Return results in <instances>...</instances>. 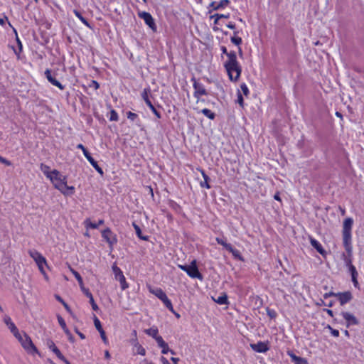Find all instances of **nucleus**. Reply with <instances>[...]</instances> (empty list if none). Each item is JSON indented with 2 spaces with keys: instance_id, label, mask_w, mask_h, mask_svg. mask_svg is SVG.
<instances>
[{
  "instance_id": "aec40b11",
  "label": "nucleus",
  "mask_w": 364,
  "mask_h": 364,
  "mask_svg": "<svg viewBox=\"0 0 364 364\" xmlns=\"http://www.w3.org/2000/svg\"><path fill=\"white\" fill-rule=\"evenodd\" d=\"M310 243L321 255H326V252L316 240L313 237H310Z\"/></svg>"
},
{
  "instance_id": "423d86ee",
  "label": "nucleus",
  "mask_w": 364,
  "mask_h": 364,
  "mask_svg": "<svg viewBox=\"0 0 364 364\" xmlns=\"http://www.w3.org/2000/svg\"><path fill=\"white\" fill-rule=\"evenodd\" d=\"M112 270L114 274L115 279L118 280L121 284L122 289L124 290L128 288V284L126 282V279L122 270L115 264L112 266Z\"/></svg>"
},
{
  "instance_id": "4c0bfd02",
  "label": "nucleus",
  "mask_w": 364,
  "mask_h": 364,
  "mask_svg": "<svg viewBox=\"0 0 364 364\" xmlns=\"http://www.w3.org/2000/svg\"><path fill=\"white\" fill-rule=\"evenodd\" d=\"M343 259L346 267H349L352 264L351 257H347L344 253L342 255Z\"/></svg>"
},
{
  "instance_id": "79ce46f5",
  "label": "nucleus",
  "mask_w": 364,
  "mask_h": 364,
  "mask_svg": "<svg viewBox=\"0 0 364 364\" xmlns=\"http://www.w3.org/2000/svg\"><path fill=\"white\" fill-rule=\"evenodd\" d=\"M109 120L114 121V122L118 121V114L116 112V111H114V109L111 110V112H110Z\"/></svg>"
},
{
  "instance_id": "0eeeda50",
  "label": "nucleus",
  "mask_w": 364,
  "mask_h": 364,
  "mask_svg": "<svg viewBox=\"0 0 364 364\" xmlns=\"http://www.w3.org/2000/svg\"><path fill=\"white\" fill-rule=\"evenodd\" d=\"M149 92H150V90L149 88H145L141 93V97H142L143 100H144L145 103L146 104V105L151 109V110L153 112V113L155 114V116L157 118L160 119L161 118L160 112L156 109V108L154 107V106L153 105V104L149 99L148 94Z\"/></svg>"
},
{
  "instance_id": "09e8293b",
  "label": "nucleus",
  "mask_w": 364,
  "mask_h": 364,
  "mask_svg": "<svg viewBox=\"0 0 364 364\" xmlns=\"http://www.w3.org/2000/svg\"><path fill=\"white\" fill-rule=\"evenodd\" d=\"M240 88H241L243 94L245 96H247L249 94V90H248V87H247V85L245 84H242L240 86Z\"/></svg>"
},
{
  "instance_id": "4468645a",
  "label": "nucleus",
  "mask_w": 364,
  "mask_h": 364,
  "mask_svg": "<svg viewBox=\"0 0 364 364\" xmlns=\"http://www.w3.org/2000/svg\"><path fill=\"white\" fill-rule=\"evenodd\" d=\"M336 297H338L341 305H344L349 302L353 298L352 294L350 291L336 293Z\"/></svg>"
},
{
  "instance_id": "2eb2a0df",
  "label": "nucleus",
  "mask_w": 364,
  "mask_h": 364,
  "mask_svg": "<svg viewBox=\"0 0 364 364\" xmlns=\"http://www.w3.org/2000/svg\"><path fill=\"white\" fill-rule=\"evenodd\" d=\"M343 318L346 321V326L349 327L350 325L358 324V321L352 314L349 312L341 313Z\"/></svg>"
},
{
  "instance_id": "58836bf2",
  "label": "nucleus",
  "mask_w": 364,
  "mask_h": 364,
  "mask_svg": "<svg viewBox=\"0 0 364 364\" xmlns=\"http://www.w3.org/2000/svg\"><path fill=\"white\" fill-rule=\"evenodd\" d=\"M228 251L231 252L235 257L242 259L240 252L237 250L234 249L232 245L231 249H228Z\"/></svg>"
},
{
  "instance_id": "2f4dec72",
  "label": "nucleus",
  "mask_w": 364,
  "mask_h": 364,
  "mask_svg": "<svg viewBox=\"0 0 364 364\" xmlns=\"http://www.w3.org/2000/svg\"><path fill=\"white\" fill-rule=\"evenodd\" d=\"M201 112L205 115L208 118H209L210 119H214L215 117V114L214 112H213L211 110L208 109H203L201 110Z\"/></svg>"
},
{
  "instance_id": "7ed1b4c3",
  "label": "nucleus",
  "mask_w": 364,
  "mask_h": 364,
  "mask_svg": "<svg viewBox=\"0 0 364 364\" xmlns=\"http://www.w3.org/2000/svg\"><path fill=\"white\" fill-rule=\"evenodd\" d=\"M178 267L186 272L188 275L191 278H198L199 279H203L202 274L199 272L198 269L196 266V261H193L190 265H181L179 264Z\"/></svg>"
},
{
  "instance_id": "4be33fe9",
  "label": "nucleus",
  "mask_w": 364,
  "mask_h": 364,
  "mask_svg": "<svg viewBox=\"0 0 364 364\" xmlns=\"http://www.w3.org/2000/svg\"><path fill=\"white\" fill-rule=\"evenodd\" d=\"M150 292L159 298L161 301L167 297L166 293L161 288L151 289Z\"/></svg>"
},
{
  "instance_id": "f8f14e48",
  "label": "nucleus",
  "mask_w": 364,
  "mask_h": 364,
  "mask_svg": "<svg viewBox=\"0 0 364 364\" xmlns=\"http://www.w3.org/2000/svg\"><path fill=\"white\" fill-rule=\"evenodd\" d=\"M28 254L36 262L37 265H40L41 264H47L46 258L39 252L31 250L28 251Z\"/></svg>"
},
{
  "instance_id": "774afa93",
  "label": "nucleus",
  "mask_w": 364,
  "mask_h": 364,
  "mask_svg": "<svg viewBox=\"0 0 364 364\" xmlns=\"http://www.w3.org/2000/svg\"><path fill=\"white\" fill-rule=\"evenodd\" d=\"M161 361L163 362L164 364H170L167 359L165 358L164 357H161Z\"/></svg>"
},
{
  "instance_id": "e433bc0d",
  "label": "nucleus",
  "mask_w": 364,
  "mask_h": 364,
  "mask_svg": "<svg viewBox=\"0 0 364 364\" xmlns=\"http://www.w3.org/2000/svg\"><path fill=\"white\" fill-rule=\"evenodd\" d=\"M162 302L164 303V304L166 306V307L170 310L171 312H173V305H172V303L171 301L168 299V297H166V299L162 301Z\"/></svg>"
},
{
  "instance_id": "0e129e2a",
  "label": "nucleus",
  "mask_w": 364,
  "mask_h": 364,
  "mask_svg": "<svg viewBox=\"0 0 364 364\" xmlns=\"http://www.w3.org/2000/svg\"><path fill=\"white\" fill-rule=\"evenodd\" d=\"M227 27L230 28V29H235V25L232 23H229L228 25H227Z\"/></svg>"
},
{
  "instance_id": "ea45409f",
  "label": "nucleus",
  "mask_w": 364,
  "mask_h": 364,
  "mask_svg": "<svg viewBox=\"0 0 364 364\" xmlns=\"http://www.w3.org/2000/svg\"><path fill=\"white\" fill-rule=\"evenodd\" d=\"M156 341L158 343V346L161 348V347H166V343L164 341L163 338L161 336H158L156 338H155Z\"/></svg>"
},
{
  "instance_id": "e2e57ef3",
  "label": "nucleus",
  "mask_w": 364,
  "mask_h": 364,
  "mask_svg": "<svg viewBox=\"0 0 364 364\" xmlns=\"http://www.w3.org/2000/svg\"><path fill=\"white\" fill-rule=\"evenodd\" d=\"M274 198L277 200H279V201H281V198L279 196V193L277 192V193H275V195L274 196Z\"/></svg>"
},
{
  "instance_id": "13d9d810",
  "label": "nucleus",
  "mask_w": 364,
  "mask_h": 364,
  "mask_svg": "<svg viewBox=\"0 0 364 364\" xmlns=\"http://www.w3.org/2000/svg\"><path fill=\"white\" fill-rule=\"evenodd\" d=\"M329 296H336V293H334V292H329V293H326L324 295H323V297L325 299L329 297Z\"/></svg>"
},
{
  "instance_id": "4d7b16f0",
  "label": "nucleus",
  "mask_w": 364,
  "mask_h": 364,
  "mask_svg": "<svg viewBox=\"0 0 364 364\" xmlns=\"http://www.w3.org/2000/svg\"><path fill=\"white\" fill-rule=\"evenodd\" d=\"M75 331L80 336V338L81 339H85V336L82 333L79 331V330L77 328H75Z\"/></svg>"
},
{
  "instance_id": "1a4fd4ad",
  "label": "nucleus",
  "mask_w": 364,
  "mask_h": 364,
  "mask_svg": "<svg viewBox=\"0 0 364 364\" xmlns=\"http://www.w3.org/2000/svg\"><path fill=\"white\" fill-rule=\"evenodd\" d=\"M4 322L5 323V324L7 326V327L10 329L11 332L14 334V336L17 339L21 338V336L19 333V331H18L17 327L13 323V321H11V318L9 316H7V315L4 316Z\"/></svg>"
},
{
  "instance_id": "a18cd8bd",
  "label": "nucleus",
  "mask_w": 364,
  "mask_h": 364,
  "mask_svg": "<svg viewBox=\"0 0 364 364\" xmlns=\"http://www.w3.org/2000/svg\"><path fill=\"white\" fill-rule=\"evenodd\" d=\"M137 346V353L141 355H144L146 353L145 349L139 343L136 345Z\"/></svg>"
},
{
  "instance_id": "473e14b6",
  "label": "nucleus",
  "mask_w": 364,
  "mask_h": 364,
  "mask_svg": "<svg viewBox=\"0 0 364 364\" xmlns=\"http://www.w3.org/2000/svg\"><path fill=\"white\" fill-rule=\"evenodd\" d=\"M75 15L85 25L87 26V27L90 28V23H88V21H87L86 18H85L81 14L77 11V10H74L73 11Z\"/></svg>"
},
{
  "instance_id": "f03ea898",
  "label": "nucleus",
  "mask_w": 364,
  "mask_h": 364,
  "mask_svg": "<svg viewBox=\"0 0 364 364\" xmlns=\"http://www.w3.org/2000/svg\"><path fill=\"white\" fill-rule=\"evenodd\" d=\"M224 66L230 80L237 81L240 76L242 68L237 60V55L235 51L230 52L228 59L225 61Z\"/></svg>"
},
{
  "instance_id": "9b49d317",
  "label": "nucleus",
  "mask_w": 364,
  "mask_h": 364,
  "mask_svg": "<svg viewBox=\"0 0 364 364\" xmlns=\"http://www.w3.org/2000/svg\"><path fill=\"white\" fill-rule=\"evenodd\" d=\"M18 340L21 343L22 346L26 350L32 349L34 352L38 353L37 348L33 343L31 338L28 335L25 334L23 338L21 336V338Z\"/></svg>"
},
{
  "instance_id": "3c124183",
  "label": "nucleus",
  "mask_w": 364,
  "mask_h": 364,
  "mask_svg": "<svg viewBox=\"0 0 364 364\" xmlns=\"http://www.w3.org/2000/svg\"><path fill=\"white\" fill-rule=\"evenodd\" d=\"M349 272L352 275H358V272L355 269V267L353 265H350V267H348Z\"/></svg>"
},
{
  "instance_id": "37998d69",
  "label": "nucleus",
  "mask_w": 364,
  "mask_h": 364,
  "mask_svg": "<svg viewBox=\"0 0 364 364\" xmlns=\"http://www.w3.org/2000/svg\"><path fill=\"white\" fill-rule=\"evenodd\" d=\"M0 162L7 166H10L12 165L11 161L6 159V158L2 157L1 156H0Z\"/></svg>"
},
{
  "instance_id": "bb28decb",
  "label": "nucleus",
  "mask_w": 364,
  "mask_h": 364,
  "mask_svg": "<svg viewBox=\"0 0 364 364\" xmlns=\"http://www.w3.org/2000/svg\"><path fill=\"white\" fill-rule=\"evenodd\" d=\"M86 225L88 228H90L92 229H96L99 227V225H102L104 223L103 220H100L98 223H92L89 219L86 220L85 221Z\"/></svg>"
},
{
  "instance_id": "cd10ccee",
  "label": "nucleus",
  "mask_w": 364,
  "mask_h": 364,
  "mask_svg": "<svg viewBox=\"0 0 364 364\" xmlns=\"http://www.w3.org/2000/svg\"><path fill=\"white\" fill-rule=\"evenodd\" d=\"M144 332L149 335V336H151L154 339L159 336L158 335V329L156 327H152L148 329H146Z\"/></svg>"
},
{
  "instance_id": "6e6d98bb",
  "label": "nucleus",
  "mask_w": 364,
  "mask_h": 364,
  "mask_svg": "<svg viewBox=\"0 0 364 364\" xmlns=\"http://www.w3.org/2000/svg\"><path fill=\"white\" fill-rule=\"evenodd\" d=\"M214 16H218V18H229L230 14H215L212 16V17H214Z\"/></svg>"
},
{
  "instance_id": "f3484780",
  "label": "nucleus",
  "mask_w": 364,
  "mask_h": 364,
  "mask_svg": "<svg viewBox=\"0 0 364 364\" xmlns=\"http://www.w3.org/2000/svg\"><path fill=\"white\" fill-rule=\"evenodd\" d=\"M250 347L253 350L258 353H265L269 350L267 344L262 341L250 344Z\"/></svg>"
},
{
  "instance_id": "680f3d73",
  "label": "nucleus",
  "mask_w": 364,
  "mask_h": 364,
  "mask_svg": "<svg viewBox=\"0 0 364 364\" xmlns=\"http://www.w3.org/2000/svg\"><path fill=\"white\" fill-rule=\"evenodd\" d=\"M221 50H222V53L223 54H226L227 57L228 58V54L230 53V52L229 53L228 52L227 48L225 46L221 47Z\"/></svg>"
},
{
  "instance_id": "7c9ffc66",
  "label": "nucleus",
  "mask_w": 364,
  "mask_h": 364,
  "mask_svg": "<svg viewBox=\"0 0 364 364\" xmlns=\"http://www.w3.org/2000/svg\"><path fill=\"white\" fill-rule=\"evenodd\" d=\"M57 318L59 325L61 326L65 333H66L67 331H70L66 326L65 321L60 315L57 316Z\"/></svg>"
},
{
  "instance_id": "dca6fc26",
  "label": "nucleus",
  "mask_w": 364,
  "mask_h": 364,
  "mask_svg": "<svg viewBox=\"0 0 364 364\" xmlns=\"http://www.w3.org/2000/svg\"><path fill=\"white\" fill-rule=\"evenodd\" d=\"M45 75H46V78L48 79V80L53 85H55V86L58 87L60 90H63L64 89V86L58 80H57L54 76H53V75L51 73V71L49 69H47L45 71Z\"/></svg>"
},
{
  "instance_id": "de8ad7c7",
  "label": "nucleus",
  "mask_w": 364,
  "mask_h": 364,
  "mask_svg": "<svg viewBox=\"0 0 364 364\" xmlns=\"http://www.w3.org/2000/svg\"><path fill=\"white\" fill-rule=\"evenodd\" d=\"M99 333H100V336H101V338L102 339L103 342L105 344H107L108 341H107V336L105 335V331L104 330L100 331Z\"/></svg>"
},
{
  "instance_id": "9d476101",
  "label": "nucleus",
  "mask_w": 364,
  "mask_h": 364,
  "mask_svg": "<svg viewBox=\"0 0 364 364\" xmlns=\"http://www.w3.org/2000/svg\"><path fill=\"white\" fill-rule=\"evenodd\" d=\"M191 81L193 82V85L195 90L193 95L196 98L199 99L201 95H207L208 93L203 85L198 82L195 77H193Z\"/></svg>"
},
{
  "instance_id": "a19ab883",
  "label": "nucleus",
  "mask_w": 364,
  "mask_h": 364,
  "mask_svg": "<svg viewBox=\"0 0 364 364\" xmlns=\"http://www.w3.org/2000/svg\"><path fill=\"white\" fill-rule=\"evenodd\" d=\"M94 324L98 331L103 330L100 320L95 316L94 317Z\"/></svg>"
},
{
  "instance_id": "ddd939ff",
  "label": "nucleus",
  "mask_w": 364,
  "mask_h": 364,
  "mask_svg": "<svg viewBox=\"0 0 364 364\" xmlns=\"http://www.w3.org/2000/svg\"><path fill=\"white\" fill-rule=\"evenodd\" d=\"M102 237L109 243L110 246L117 242V238L114 235L109 228H107L102 232Z\"/></svg>"
},
{
  "instance_id": "72a5a7b5",
  "label": "nucleus",
  "mask_w": 364,
  "mask_h": 364,
  "mask_svg": "<svg viewBox=\"0 0 364 364\" xmlns=\"http://www.w3.org/2000/svg\"><path fill=\"white\" fill-rule=\"evenodd\" d=\"M237 33L238 31L234 32V36L231 38V42L236 46H240L242 43V38L237 36Z\"/></svg>"
},
{
  "instance_id": "8fccbe9b",
  "label": "nucleus",
  "mask_w": 364,
  "mask_h": 364,
  "mask_svg": "<svg viewBox=\"0 0 364 364\" xmlns=\"http://www.w3.org/2000/svg\"><path fill=\"white\" fill-rule=\"evenodd\" d=\"M357 277L358 275H352L351 277H352V282L353 283V285L355 288H358L359 289V283L358 282V279H357Z\"/></svg>"
},
{
  "instance_id": "b1692460",
  "label": "nucleus",
  "mask_w": 364,
  "mask_h": 364,
  "mask_svg": "<svg viewBox=\"0 0 364 364\" xmlns=\"http://www.w3.org/2000/svg\"><path fill=\"white\" fill-rule=\"evenodd\" d=\"M229 3V0H221L219 3L213 1L210 3V6L212 7L214 10H218L221 8L225 7Z\"/></svg>"
},
{
  "instance_id": "864d4df0",
  "label": "nucleus",
  "mask_w": 364,
  "mask_h": 364,
  "mask_svg": "<svg viewBox=\"0 0 364 364\" xmlns=\"http://www.w3.org/2000/svg\"><path fill=\"white\" fill-rule=\"evenodd\" d=\"M237 102L239 103V105L241 107H243L244 101H243V97L240 92H238V95H237Z\"/></svg>"
},
{
  "instance_id": "c85d7f7f",
  "label": "nucleus",
  "mask_w": 364,
  "mask_h": 364,
  "mask_svg": "<svg viewBox=\"0 0 364 364\" xmlns=\"http://www.w3.org/2000/svg\"><path fill=\"white\" fill-rule=\"evenodd\" d=\"M86 296H87L90 299V303L92 306V308L94 311H97L98 310V306L97 305V304L95 303V300H94V298H93V296L92 294H91L90 291H86Z\"/></svg>"
},
{
  "instance_id": "20e7f679",
  "label": "nucleus",
  "mask_w": 364,
  "mask_h": 364,
  "mask_svg": "<svg viewBox=\"0 0 364 364\" xmlns=\"http://www.w3.org/2000/svg\"><path fill=\"white\" fill-rule=\"evenodd\" d=\"M77 149H80L82 151L84 156L87 159V161L91 164V165L95 168V169L102 176L104 172L101 167H100L97 164V162L91 156L89 151L86 149V148L82 144H79L77 146Z\"/></svg>"
},
{
  "instance_id": "6ab92c4d",
  "label": "nucleus",
  "mask_w": 364,
  "mask_h": 364,
  "mask_svg": "<svg viewBox=\"0 0 364 364\" xmlns=\"http://www.w3.org/2000/svg\"><path fill=\"white\" fill-rule=\"evenodd\" d=\"M70 271L72 272L73 274L75 276V279L77 280L82 291L86 295V291H90V290L84 287L82 277L77 272H76L73 269H70Z\"/></svg>"
},
{
  "instance_id": "c03bdc74",
  "label": "nucleus",
  "mask_w": 364,
  "mask_h": 364,
  "mask_svg": "<svg viewBox=\"0 0 364 364\" xmlns=\"http://www.w3.org/2000/svg\"><path fill=\"white\" fill-rule=\"evenodd\" d=\"M41 171L48 177V173H51V171H49V169H50L49 166H48L46 165L41 164Z\"/></svg>"
},
{
  "instance_id": "338daca9",
  "label": "nucleus",
  "mask_w": 364,
  "mask_h": 364,
  "mask_svg": "<svg viewBox=\"0 0 364 364\" xmlns=\"http://www.w3.org/2000/svg\"><path fill=\"white\" fill-rule=\"evenodd\" d=\"M92 84L94 85L95 88L96 90L99 88L100 85H99V83H98L97 81H95V80H92Z\"/></svg>"
},
{
  "instance_id": "f704fd0d",
  "label": "nucleus",
  "mask_w": 364,
  "mask_h": 364,
  "mask_svg": "<svg viewBox=\"0 0 364 364\" xmlns=\"http://www.w3.org/2000/svg\"><path fill=\"white\" fill-rule=\"evenodd\" d=\"M55 298L59 301L60 302L63 306L65 307V309H66V311L69 313L71 314V309L70 308V306L68 305V304L58 294H55Z\"/></svg>"
},
{
  "instance_id": "a211bd4d",
  "label": "nucleus",
  "mask_w": 364,
  "mask_h": 364,
  "mask_svg": "<svg viewBox=\"0 0 364 364\" xmlns=\"http://www.w3.org/2000/svg\"><path fill=\"white\" fill-rule=\"evenodd\" d=\"M47 346L56 355V356L60 359L64 360L65 357L61 353V352L59 350V349L56 347L55 344L52 340H48L47 341Z\"/></svg>"
},
{
  "instance_id": "c9c22d12",
  "label": "nucleus",
  "mask_w": 364,
  "mask_h": 364,
  "mask_svg": "<svg viewBox=\"0 0 364 364\" xmlns=\"http://www.w3.org/2000/svg\"><path fill=\"white\" fill-rule=\"evenodd\" d=\"M216 241L219 245H223L227 250L228 249H231V245L229 243H227L225 240H224L222 238L217 237Z\"/></svg>"
},
{
  "instance_id": "39448f33",
  "label": "nucleus",
  "mask_w": 364,
  "mask_h": 364,
  "mask_svg": "<svg viewBox=\"0 0 364 364\" xmlns=\"http://www.w3.org/2000/svg\"><path fill=\"white\" fill-rule=\"evenodd\" d=\"M353 220L351 218H347L343 221V239H351V230Z\"/></svg>"
},
{
  "instance_id": "49530a36",
  "label": "nucleus",
  "mask_w": 364,
  "mask_h": 364,
  "mask_svg": "<svg viewBox=\"0 0 364 364\" xmlns=\"http://www.w3.org/2000/svg\"><path fill=\"white\" fill-rule=\"evenodd\" d=\"M127 115V118L132 121H134L137 117V114L132 112H128Z\"/></svg>"
},
{
  "instance_id": "5701e85b",
  "label": "nucleus",
  "mask_w": 364,
  "mask_h": 364,
  "mask_svg": "<svg viewBox=\"0 0 364 364\" xmlns=\"http://www.w3.org/2000/svg\"><path fill=\"white\" fill-rule=\"evenodd\" d=\"M343 246L347 252V257H352L353 247L351 245V239H343Z\"/></svg>"
},
{
  "instance_id": "6e6552de",
  "label": "nucleus",
  "mask_w": 364,
  "mask_h": 364,
  "mask_svg": "<svg viewBox=\"0 0 364 364\" xmlns=\"http://www.w3.org/2000/svg\"><path fill=\"white\" fill-rule=\"evenodd\" d=\"M138 15L141 18H142L145 21L146 24L148 25L151 30H153L154 31L156 30V26L154 20L149 13L142 11L139 12Z\"/></svg>"
},
{
  "instance_id": "603ef678",
  "label": "nucleus",
  "mask_w": 364,
  "mask_h": 364,
  "mask_svg": "<svg viewBox=\"0 0 364 364\" xmlns=\"http://www.w3.org/2000/svg\"><path fill=\"white\" fill-rule=\"evenodd\" d=\"M66 336H68V340L71 342V343H74L75 342V338L73 337V336L72 335V333H70V331H67L66 333H65Z\"/></svg>"
},
{
  "instance_id": "5fc2aeb1",
  "label": "nucleus",
  "mask_w": 364,
  "mask_h": 364,
  "mask_svg": "<svg viewBox=\"0 0 364 364\" xmlns=\"http://www.w3.org/2000/svg\"><path fill=\"white\" fill-rule=\"evenodd\" d=\"M328 328L331 330V333L332 336H333L334 337H338L339 336L338 330L333 329L331 326H328Z\"/></svg>"
},
{
  "instance_id": "052dcab7",
  "label": "nucleus",
  "mask_w": 364,
  "mask_h": 364,
  "mask_svg": "<svg viewBox=\"0 0 364 364\" xmlns=\"http://www.w3.org/2000/svg\"><path fill=\"white\" fill-rule=\"evenodd\" d=\"M44 265H46V264H41L40 265H38V269H39L40 272L43 274L46 275V272H45V270H44V268H43Z\"/></svg>"
},
{
  "instance_id": "a878e982",
  "label": "nucleus",
  "mask_w": 364,
  "mask_h": 364,
  "mask_svg": "<svg viewBox=\"0 0 364 364\" xmlns=\"http://www.w3.org/2000/svg\"><path fill=\"white\" fill-rule=\"evenodd\" d=\"M132 225H133V227H134V228L135 230L136 235L140 239H141L143 240H145V241H147L149 240V237L148 236L142 235L141 228H139V226L138 225H136L135 223H133Z\"/></svg>"
},
{
  "instance_id": "412c9836",
  "label": "nucleus",
  "mask_w": 364,
  "mask_h": 364,
  "mask_svg": "<svg viewBox=\"0 0 364 364\" xmlns=\"http://www.w3.org/2000/svg\"><path fill=\"white\" fill-rule=\"evenodd\" d=\"M287 354L295 364H308L307 360L305 358L296 356L292 351H288Z\"/></svg>"
},
{
  "instance_id": "bf43d9fd",
  "label": "nucleus",
  "mask_w": 364,
  "mask_h": 364,
  "mask_svg": "<svg viewBox=\"0 0 364 364\" xmlns=\"http://www.w3.org/2000/svg\"><path fill=\"white\" fill-rule=\"evenodd\" d=\"M162 348L161 353L163 354H166L169 351V348L168 346V344L166 343V347H161Z\"/></svg>"
},
{
  "instance_id": "f257e3e1",
  "label": "nucleus",
  "mask_w": 364,
  "mask_h": 364,
  "mask_svg": "<svg viewBox=\"0 0 364 364\" xmlns=\"http://www.w3.org/2000/svg\"><path fill=\"white\" fill-rule=\"evenodd\" d=\"M48 178L51 181L55 188L64 195H72L75 188L67 185V178L58 171L54 169L50 173H48Z\"/></svg>"
},
{
  "instance_id": "393cba45",
  "label": "nucleus",
  "mask_w": 364,
  "mask_h": 364,
  "mask_svg": "<svg viewBox=\"0 0 364 364\" xmlns=\"http://www.w3.org/2000/svg\"><path fill=\"white\" fill-rule=\"evenodd\" d=\"M200 171L204 179L203 181H200V186L203 188H206L208 189L210 188V186L209 185L210 178L208 177V175L205 174L203 170L200 169Z\"/></svg>"
},
{
  "instance_id": "c756f323",
  "label": "nucleus",
  "mask_w": 364,
  "mask_h": 364,
  "mask_svg": "<svg viewBox=\"0 0 364 364\" xmlns=\"http://www.w3.org/2000/svg\"><path fill=\"white\" fill-rule=\"evenodd\" d=\"M215 301L218 304L223 305L228 304V296L225 294L218 297V299H215Z\"/></svg>"
},
{
  "instance_id": "69168bd1",
  "label": "nucleus",
  "mask_w": 364,
  "mask_h": 364,
  "mask_svg": "<svg viewBox=\"0 0 364 364\" xmlns=\"http://www.w3.org/2000/svg\"><path fill=\"white\" fill-rule=\"evenodd\" d=\"M325 311L327 312V314H328L330 316H331V317H333V311H332V310H331V309H325Z\"/></svg>"
}]
</instances>
